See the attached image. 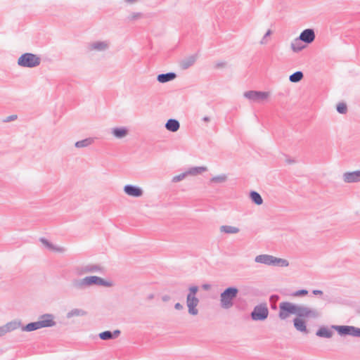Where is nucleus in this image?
<instances>
[{
	"label": "nucleus",
	"instance_id": "1",
	"mask_svg": "<svg viewBox=\"0 0 360 360\" xmlns=\"http://www.w3.org/2000/svg\"><path fill=\"white\" fill-rule=\"evenodd\" d=\"M72 285L77 290H84L86 287L91 285L111 287L112 283L96 276H89L82 279L73 280Z\"/></svg>",
	"mask_w": 360,
	"mask_h": 360
},
{
	"label": "nucleus",
	"instance_id": "2",
	"mask_svg": "<svg viewBox=\"0 0 360 360\" xmlns=\"http://www.w3.org/2000/svg\"><path fill=\"white\" fill-rule=\"evenodd\" d=\"M199 288L197 285H191L188 288V293L186 296V306L188 307V312L192 316H196L198 314L197 306L200 300L196 297Z\"/></svg>",
	"mask_w": 360,
	"mask_h": 360
},
{
	"label": "nucleus",
	"instance_id": "3",
	"mask_svg": "<svg viewBox=\"0 0 360 360\" xmlns=\"http://www.w3.org/2000/svg\"><path fill=\"white\" fill-rule=\"evenodd\" d=\"M238 289L235 286L226 288L220 295V305L223 309H230L233 305V300L237 297Z\"/></svg>",
	"mask_w": 360,
	"mask_h": 360
},
{
	"label": "nucleus",
	"instance_id": "4",
	"mask_svg": "<svg viewBox=\"0 0 360 360\" xmlns=\"http://www.w3.org/2000/svg\"><path fill=\"white\" fill-rule=\"evenodd\" d=\"M255 261L257 263L264 264L268 266L286 267L289 266V262L285 259L278 258L270 255H257Z\"/></svg>",
	"mask_w": 360,
	"mask_h": 360
},
{
	"label": "nucleus",
	"instance_id": "5",
	"mask_svg": "<svg viewBox=\"0 0 360 360\" xmlns=\"http://www.w3.org/2000/svg\"><path fill=\"white\" fill-rule=\"evenodd\" d=\"M41 58L32 53H22L18 59V65L22 68H32L40 65Z\"/></svg>",
	"mask_w": 360,
	"mask_h": 360
},
{
	"label": "nucleus",
	"instance_id": "6",
	"mask_svg": "<svg viewBox=\"0 0 360 360\" xmlns=\"http://www.w3.org/2000/svg\"><path fill=\"white\" fill-rule=\"evenodd\" d=\"M330 328L336 330L338 334L340 336L360 338V328L354 326L332 325Z\"/></svg>",
	"mask_w": 360,
	"mask_h": 360
},
{
	"label": "nucleus",
	"instance_id": "7",
	"mask_svg": "<svg viewBox=\"0 0 360 360\" xmlns=\"http://www.w3.org/2000/svg\"><path fill=\"white\" fill-rule=\"evenodd\" d=\"M269 311L266 303H260L256 305L250 313L252 320L256 321H263L269 316Z\"/></svg>",
	"mask_w": 360,
	"mask_h": 360
},
{
	"label": "nucleus",
	"instance_id": "8",
	"mask_svg": "<svg viewBox=\"0 0 360 360\" xmlns=\"http://www.w3.org/2000/svg\"><path fill=\"white\" fill-rule=\"evenodd\" d=\"M295 311L296 304L286 301L279 304L278 317L281 320L286 319L291 314H295Z\"/></svg>",
	"mask_w": 360,
	"mask_h": 360
},
{
	"label": "nucleus",
	"instance_id": "9",
	"mask_svg": "<svg viewBox=\"0 0 360 360\" xmlns=\"http://www.w3.org/2000/svg\"><path fill=\"white\" fill-rule=\"evenodd\" d=\"M243 96L250 102L261 103L269 98V93L267 91L250 90L245 91L243 94Z\"/></svg>",
	"mask_w": 360,
	"mask_h": 360
},
{
	"label": "nucleus",
	"instance_id": "10",
	"mask_svg": "<svg viewBox=\"0 0 360 360\" xmlns=\"http://www.w3.org/2000/svg\"><path fill=\"white\" fill-rule=\"evenodd\" d=\"M295 315H297V318L303 319L304 318L307 317L316 319L320 316L319 311L316 309L298 304H296Z\"/></svg>",
	"mask_w": 360,
	"mask_h": 360
},
{
	"label": "nucleus",
	"instance_id": "11",
	"mask_svg": "<svg viewBox=\"0 0 360 360\" xmlns=\"http://www.w3.org/2000/svg\"><path fill=\"white\" fill-rule=\"evenodd\" d=\"M75 272L77 275H83L87 273L104 272V268L98 264H87L85 266H77Z\"/></svg>",
	"mask_w": 360,
	"mask_h": 360
},
{
	"label": "nucleus",
	"instance_id": "12",
	"mask_svg": "<svg viewBox=\"0 0 360 360\" xmlns=\"http://www.w3.org/2000/svg\"><path fill=\"white\" fill-rule=\"evenodd\" d=\"M54 315L52 314H44L39 317V323L41 328H50L56 326V323L54 321Z\"/></svg>",
	"mask_w": 360,
	"mask_h": 360
},
{
	"label": "nucleus",
	"instance_id": "13",
	"mask_svg": "<svg viewBox=\"0 0 360 360\" xmlns=\"http://www.w3.org/2000/svg\"><path fill=\"white\" fill-rule=\"evenodd\" d=\"M124 193L131 197L139 198L143 195V190L138 186L127 184L124 187Z\"/></svg>",
	"mask_w": 360,
	"mask_h": 360
},
{
	"label": "nucleus",
	"instance_id": "14",
	"mask_svg": "<svg viewBox=\"0 0 360 360\" xmlns=\"http://www.w3.org/2000/svg\"><path fill=\"white\" fill-rule=\"evenodd\" d=\"M300 39L307 44L312 43L315 39V32L313 29L304 30L299 36Z\"/></svg>",
	"mask_w": 360,
	"mask_h": 360
},
{
	"label": "nucleus",
	"instance_id": "15",
	"mask_svg": "<svg viewBox=\"0 0 360 360\" xmlns=\"http://www.w3.org/2000/svg\"><path fill=\"white\" fill-rule=\"evenodd\" d=\"M343 180L346 183H356L360 181V170L348 172L343 174Z\"/></svg>",
	"mask_w": 360,
	"mask_h": 360
},
{
	"label": "nucleus",
	"instance_id": "16",
	"mask_svg": "<svg viewBox=\"0 0 360 360\" xmlns=\"http://www.w3.org/2000/svg\"><path fill=\"white\" fill-rule=\"evenodd\" d=\"M121 334V331L118 329L114 331L105 330L98 334V337L102 340H114L118 338Z\"/></svg>",
	"mask_w": 360,
	"mask_h": 360
},
{
	"label": "nucleus",
	"instance_id": "17",
	"mask_svg": "<svg viewBox=\"0 0 360 360\" xmlns=\"http://www.w3.org/2000/svg\"><path fill=\"white\" fill-rule=\"evenodd\" d=\"M292 321L293 326L297 331L307 334L309 333L307 328V323L304 319L296 317Z\"/></svg>",
	"mask_w": 360,
	"mask_h": 360
},
{
	"label": "nucleus",
	"instance_id": "18",
	"mask_svg": "<svg viewBox=\"0 0 360 360\" xmlns=\"http://www.w3.org/2000/svg\"><path fill=\"white\" fill-rule=\"evenodd\" d=\"M176 74L173 72H169L167 73L159 74L157 76V81L160 83H166L170 81L174 80L176 77Z\"/></svg>",
	"mask_w": 360,
	"mask_h": 360
},
{
	"label": "nucleus",
	"instance_id": "19",
	"mask_svg": "<svg viewBox=\"0 0 360 360\" xmlns=\"http://www.w3.org/2000/svg\"><path fill=\"white\" fill-rule=\"evenodd\" d=\"M316 335L319 338H330L333 335V332L328 327L321 326L316 330Z\"/></svg>",
	"mask_w": 360,
	"mask_h": 360
},
{
	"label": "nucleus",
	"instance_id": "20",
	"mask_svg": "<svg viewBox=\"0 0 360 360\" xmlns=\"http://www.w3.org/2000/svg\"><path fill=\"white\" fill-rule=\"evenodd\" d=\"M165 127L167 130L171 132H176L180 128V123L177 120L171 118L167 121Z\"/></svg>",
	"mask_w": 360,
	"mask_h": 360
},
{
	"label": "nucleus",
	"instance_id": "21",
	"mask_svg": "<svg viewBox=\"0 0 360 360\" xmlns=\"http://www.w3.org/2000/svg\"><path fill=\"white\" fill-rule=\"evenodd\" d=\"M197 56L196 55H192L188 56V58H186L183 59L181 61L180 66L183 70H186L189 68L191 66H192L195 60H196Z\"/></svg>",
	"mask_w": 360,
	"mask_h": 360
},
{
	"label": "nucleus",
	"instance_id": "22",
	"mask_svg": "<svg viewBox=\"0 0 360 360\" xmlns=\"http://www.w3.org/2000/svg\"><path fill=\"white\" fill-rule=\"evenodd\" d=\"M112 135L117 139H122L128 134V129L125 127H115L112 129Z\"/></svg>",
	"mask_w": 360,
	"mask_h": 360
},
{
	"label": "nucleus",
	"instance_id": "23",
	"mask_svg": "<svg viewBox=\"0 0 360 360\" xmlns=\"http://www.w3.org/2000/svg\"><path fill=\"white\" fill-rule=\"evenodd\" d=\"M303 41L300 39V37L295 38L292 42H291V49L292 50L297 53L300 51H302L304 48H305V46L302 44Z\"/></svg>",
	"mask_w": 360,
	"mask_h": 360
},
{
	"label": "nucleus",
	"instance_id": "24",
	"mask_svg": "<svg viewBox=\"0 0 360 360\" xmlns=\"http://www.w3.org/2000/svg\"><path fill=\"white\" fill-rule=\"evenodd\" d=\"M108 48V44L105 41H96L90 44L91 50H97L103 51Z\"/></svg>",
	"mask_w": 360,
	"mask_h": 360
},
{
	"label": "nucleus",
	"instance_id": "25",
	"mask_svg": "<svg viewBox=\"0 0 360 360\" xmlns=\"http://www.w3.org/2000/svg\"><path fill=\"white\" fill-rule=\"evenodd\" d=\"M250 198L252 202L257 205H260L263 203V199L261 195L255 191H251L250 192Z\"/></svg>",
	"mask_w": 360,
	"mask_h": 360
},
{
	"label": "nucleus",
	"instance_id": "26",
	"mask_svg": "<svg viewBox=\"0 0 360 360\" xmlns=\"http://www.w3.org/2000/svg\"><path fill=\"white\" fill-rule=\"evenodd\" d=\"M41 327L40 326V323H39V321H37L29 323L26 324L25 326H22V330L27 331V332H31V331H34V330L41 329Z\"/></svg>",
	"mask_w": 360,
	"mask_h": 360
},
{
	"label": "nucleus",
	"instance_id": "27",
	"mask_svg": "<svg viewBox=\"0 0 360 360\" xmlns=\"http://www.w3.org/2000/svg\"><path fill=\"white\" fill-rule=\"evenodd\" d=\"M94 141V138H86L81 141H78L75 143L76 148H84L91 145Z\"/></svg>",
	"mask_w": 360,
	"mask_h": 360
},
{
	"label": "nucleus",
	"instance_id": "28",
	"mask_svg": "<svg viewBox=\"0 0 360 360\" xmlns=\"http://www.w3.org/2000/svg\"><path fill=\"white\" fill-rule=\"evenodd\" d=\"M207 170V168L206 167H203V166L193 167L189 168L186 171V174H188V175H197V174H200L204 172H206Z\"/></svg>",
	"mask_w": 360,
	"mask_h": 360
},
{
	"label": "nucleus",
	"instance_id": "29",
	"mask_svg": "<svg viewBox=\"0 0 360 360\" xmlns=\"http://www.w3.org/2000/svg\"><path fill=\"white\" fill-rule=\"evenodd\" d=\"M6 333L13 331L20 326V321H13L3 326Z\"/></svg>",
	"mask_w": 360,
	"mask_h": 360
},
{
	"label": "nucleus",
	"instance_id": "30",
	"mask_svg": "<svg viewBox=\"0 0 360 360\" xmlns=\"http://www.w3.org/2000/svg\"><path fill=\"white\" fill-rule=\"evenodd\" d=\"M239 229L235 226H229V225H223L220 227V231L224 232L225 233H237L239 232Z\"/></svg>",
	"mask_w": 360,
	"mask_h": 360
},
{
	"label": "nucleus",
	"instance_id": "31",
	"mask_svg": "<svg viewBox=\"0 0 360 360\" xmlns=\"http://www.w3.org/2000/svg\"><path fill=\"white\" fill-rule=\"evenodd\" d=\"M304 77V74L302 71H296L289 77L290 82L292 83H297L300 82Z\"/></svg>",
	"mask_w": 360,
	"mask_h": 360
},
{
	"label": "nucleus",
	"instance_id": "32",
	"mask_svg": "<svg viewBox=\"0 0 360 360\" xmlns=\"http://www.w3.org/2000/svg\"><path fill=\"white\" fill-rule=\"evenodd\" d=\"M86 314L85 311L80 309H73L67 314V318L70 319L73 316H84Z\"/></svg>",
	"mask_w": 360,
	"mask_h": 360
},
{
	"label": "nucleus",
	"instance_id": "33",
	"mask_svg": "<svg viewBox=\"0 0 360 360\" xmlns=\"http://www.w3.org/2000/svg\"><path fill=\"white\" fill-rule=\"evenodd\" d=\"M227 179V176L226 174H220L218 176H213L211 179V182L214 183H223L225 182Z\"/></svg>",
	"mask_w": 360,
	"mask_h": 360
},
{
	"label": "nucleus",
	"instance_id": "34",
	"mask_svg": "<svg viewBox=\"0 0 360 360\" xmlns=\"http://www.w3.org/2000/svg\"><path fill=\"white\" fill-rule=\"evenodd\" d=\"M336 110L340 114H345L347 111V105L345 103H339L336 106Z\"/></svg>",
	"mask_w": 360,
	"mask_h": 360
},
{
	"label": "nucleus",
	"instance_id": "35",
	"mask_svg": "<svg viewBox=\"0 0 360 360\" xmlns=\"http://www.w3.org/2000/svg\"><path fill=\"white\" fill-rule=\"evenodd\" d=\"M186 176H188V174H186V172H183L181 174H178V175L174 176L172 177V181L173 183L179 182V181L183 180Z\"/></svg>",
	"mask_w": 360,
	"mask_h": 360
},
{
	"label": "nucleus",
	"instance_id": "36",
	"mask_svg": "<svg viewBox=\"0 0 360 360\" xmlns=\"http://www.w3.org/2000/svg\"><path fill=\"white\" fill-rule=\"evenodd\" d=\"M39 241L41 242V243H43L49 250H55V245L50 243L45 238H40Z\"/></svg>",
	"mask_w": 360,
	"mask_h": 360
},
{
	"label": "nucleus",
	"instance_id": "37",
	"mask_svg": "<svg viewBox=\"0 0 360 360\" xmlns=\"http://www.w3.org/2000/svg\"><path fill=\"white\" fill-rule=\"evenodd\" d=\"M307 294H308V290H307L305 289H301V290L295 291L292 294V295L295 296V297H302V296L307 295Z\"/></svg>",
	"mask_w": 360,
	"mask_h": 360
},
{
	"label": "nucleus",
	"instance_id": "38",
	"mask_svg": "<svg viewBox=\"0 0 360 360\" xmlns=\"http://www.w3.org/2000/svg\"><path fill=\"white\" fill-rule=\"evenodd\" d=\"M142 15L141 13H132L129 17L128 19L129 20H134L138 19Z\"/></svg>",
	"mask_w": 360,
	"mask_h": 360
},
{
	"label": "nucleus",
	"instance_id": "39",
	"mask_svg": "<svg viewBox=\"0 0 360 360\" xmlns=\"http://www.w3.org/2000/svg\"><path fill=\"white\" fill-rule=\"evenodd\" d=\"M17 115H11L10 116H8L7 117H6L4 120V122H11V121H14L17 119Z\"/></svg>",
	"mask_w": 360,
	"mask_h": 360
},
{
	"label": "nucleus",
	"instance_id": "40",
	"mask_svg": "<svg viewBox=\"0 0 360 360\" xmlns=\"http://www.w3.org/2000/svg\"><path fill=\"white\" fill-rule=\"evenodd\" d=\"M174 308L176 309V310H181L184 309V307L183 305L179 303V302H177L174 304Z\"/></svg>",
	"mask_w": 360,
	"mask_h": 360
},
{
	"label": "nucleus",
	"instance_id": "41",
	"mask_svg": "<svg viewBox=\"0 0 360 360\" xmlns=\"http://www.w3.org/2000/svg\"><path fill=\"white\" fill-rule=\"evenodd\" d=\"M312 293L314 295H322L323 294V291L321 290H312Z\"/></svg>",
	"mask_w": 360,
	"mask_h": 360
},
{
	"label": "nucleus",
	"instance_id": "42",
	"mask_svg": "<svg viewBox=\"0 0 360 360\" xmlns=\"http://www.w3.org/2000/svg\"><path fill=\"white\" fill-rule=\"evenodd\" d=\"M6 333H7L5 330L4 327L2 326L0 327V337L4 335Z\"/></svg>",
	"mask_w": 360,
	"mask_h": 360
},
{
	"label": "nucleus",
	"instance_id": "43",
	"mask_svg": "<svg viewBox=\"0 0 360 360\" xmlns=\"http://www.w3.org/2000/svg\"><path fill=\"white\" fill-rule=\"evenodd\" d=\"M54 251H56V252H63L65 251V248H62V247H56L55 246V250H53Z\"/></svg>",
	"mask_w": 360,
	"mask_h": 360
},
{
	"label": "nucleus",
	"instance_id": "44",
	"mask_svg": "<svg viewBox=\"0 0 360 360\" xmlns=\"http://www.w3.org/2000/svg\"><path fill=\"white\" fill-rule=\"evenodd\" d=\"M225 65V63L224 62H219L216 64V68H221L223 67Z\"/></svg>",
	"mask_w": 360,
	"mask_h": 360
},
{
	"label": "nucleus",
	"instance_id": "45",
	"mask_svg": "<svg viewBox=\"0 0 360 360\" xmlns=\"http://www.w3.org/2000/svg\"><path fill=\"white\" fill-rule=\"evenodd\" d=\"M271 34V30H268L267 32L264 35V38H266L267 37L270 36Z\"/></svg>",
	"mask_w": 360,
	"mask_h": 360
},
{
	"label": "nucleus",
	"instance_id": "46",
	"mask_svg": "<svg viewBox=\"0 0 360 360\" xmlns=\"http://www.w3.org/2000/svg\"><path fill=\"white\" fill-rule=\"evenodd\" d=\"M162 299L164 302H167L169 300L170 297L168 295H164Z\"/></svg>",
	"mask_w": 360,
	"mask_h": 360
},
{
	"label": "nucleus",
	"instance_id": "47",
	"mask_svg": "<svg viewBox=\"0 0 360 360\" xmlns=\"http://www.w3.org/2000/svg\"><path fill=\"white\" fill-rule=\"evenodd\" d=\"M202 288H203L205 290H208V289H210V285L209 284H204V285H202Z\"/></svg>",
	"mask_w": 360,
	"mask_h": 360
},
{
	"label": "nucleus",
	"instance_id": "48",
	"mask_svg": "<svg viewBox=\"0 0 360 360\" xmlns=\"http://www.w3.org/2000/svg\"><path fill=\"white\" fill-rule=\"evenodd\" d=\"M202 120L204 122H209L210 120V117H207V116H205L203 118H202Z\"/></svg>",
	"mask_w": 360,
	"mask_h": 360
},
{
	"label": "nucleus",
	"instance_id": "49",
	"mask_svg": "<svg viewBox=\"0 0 360 360\" xmlns=\"http://www.w3.org/2000/svg\"><path fill=\"white\" fill-rule=\"evenodd\" d=\"M126 2H128V3H134L135 1H136V0H125Z\"/></svg>",
	"mask_w": 360,
	"mask_h": 360
},
{
	"label": "nucleus",
	"instance_id": "50",
	"mask_svg": "<svg viewBox=\"0 0 360 360\" xmlns=\"http://www.w3.org/2000/svg\"><path fill=\"white\" fill-rule=\"evenodd\" d=\"M153 297H154L153 294H150V295L148 296V298L149 300H151V299H153Z\"/></svg>",
	"mask_w": 360,
	"mask_h": 360
},
{
	"label": "nucleus",
	"instance_id": "51",
	"mask_svg": "<svg viewBox=\"0 0 360 360\" xmlns=\"http://www.w3.org/2000/svg\"><path fill=\"white\" fill-rule=\"evenodd\" d=\"M265 40H266V38H264V37H263V38H262V39L261 40L260 43H261V44H264V43H266Z\"/></svg>",
	"mask_w": 360,
	"mask_h": 360
},
{
	"label": "nucleus",
	"instance_id": "52",
	"mask_svg": "<svg viewBox=\"0 0 360 360\" xmlns=\"http://www.w3.org/2000/svg\"><path fill=\"white\" fill-rule=\"evenodd\" d=\"M293 162V161H292V160H288V163H291V162Z\"/></svg>",
	"mask_w": 360,
	"mask_h": 360
}]
</instances>
